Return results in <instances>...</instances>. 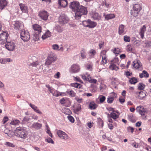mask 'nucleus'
I'll return each mask as SVG.
<instances>
[{
    "instance_id": "1",
    "label": "nucleus",
    "mask_w": 151,
    "mask_h": 151,
    "mask_svg": "<svg viewBox=\"0 0 151 151\" xmlns=\"http://www.w3.org/2000/svg\"><path fill=\"white\" fill-rule=\"evenodd\" d=\"M17 136L23 139H25L27 137L28 132L26 129L23 127H19L16 128L15 130Z\"/></svg>"
},
{
    "instance_id": "2",
    "label": "nucleus",
    "mask_w": 151,
    "mask_h": 151,
    "mask_svg": "<svg viewBox=\"0 0 151 151\" xmlns=\"http://www.w3.org/2000/svg\"><path fill=\"white\" fill-rule=\"evenodd\" d=\"M87 8L84 6L80 5L75 13V18L79 19L83 15H86L87 13Z\"/></svg>"
},
{
    "instance_id": "3",
    "label": "nucleus",
    "mask_w": 151,
    "mask_h": 151,
    "mask_svg": "<svg viewBox=\"0 0 151 151\" xmlns=\"http://www.w3.org/2000/svg\"><path fill=\"white\" fill-rule=\"evenodd\" d=\"M57 57L52 52H49L46 60L45 64L47 65H50L53 62L56 60Z\"/></svg>"
},
{
    "instance_id": "4",
    "label": "nucleus",
    "mask_w": 151,
    "mask_h": 151,
    "mask_svg": "<svg viewBox=\"0 0 151 151\" xmlns=\"http://www.w3.org/2000/svg\"><path fill=\"white\" fill-rule=\"evenodd\" d=\"M9 37L7 32L5 31L0 35V44L3 45L7 42V39Z\"/></svg>"
},
{
    "instance_id": "5",
    "label": "nucleus",
    "mask_w": 151,
    "mask_h": 151,
    "mask_svg": "<svg viewBox=\"0 0 151 151\" xmlns=\"http://www.w3.org/2000/svg\"><path fill=\"white\" fill-rule=\"evenodd\" d=\"M21 38L24 41H27L30 39L29 33L27 30H22L20 32Z\"/></svg>"
},
{
    "instance_id": "6",
    "label": "nucleus",
    "mask_w": 151,
    "mask_h": 151,
    "mask_svg": "<svg viewBox=\"0 0 151 151\" xmlns=\"http://www.w3.org/2000/svg\"><path fill=\"white\" fill-rule=\"evenodd\" d=\"M69 21V19L68 17L64 14H63L60 16L58 20L59 23L62 25L67 23Z\"/></svg>"
},
{
    "instance_id": "7",
    "label": "nucleus",
    "mask_w": 151,
    "mask_h": 151,
    "mask_svg": "<svg viewBox=\"0 0 151 151\" xmlns=\"http://www.w3.org/2000/svg\"><path fill=\"white\" fill-rule=\"evenodd\" d=\"M12 26L16 30H19L23 27V23L21 21H14L12 23Z\"/></svg>"
},
{
    "instance_id": "8",
    "label": "nucleus",
    "mask_w": 151,
    "mask_h": 151,
    "mask_svg": "<svg viewBox=\"0 0 151 151\" xmlns=\"http://www.w3.org/2000/svg\"><path fill=\"white\" fill-rule=\"evenodd\" d=\"M142 9V6L141 5L139 4H137L133 5V9L134 11L137 12L135 13L134 12V11H132L131 13V14L134 17H136L137 16L138 12H139Z\"/></svg>"
},
{
    "instance_id": "9",
    "label": "nucleus",
    "mask_w": 151,
    "mask_h": 151,
    "mask_svg": "<svg viewBox=\"0 0 151 151\" xmlns=\"http://www.w3.org/2000/svg\"><path fill=\"white\" fill-rule=\"evenodd\" d=\"M5 46L6 48L8 50L11 51L14 50L16 47L15 44L12 41L6 42Z\"/></svg>"
},
{
    "instance_id": "10",
    "label": "nucleus",
    "mask_w": 151,
    "mask_h": 151,
    "mask_svg": "<svg viewBox=\"0 0 151 151\" xmlns=\"http://www.w3.org/2000/svg\"><path fill=\"white\" fill-rule=\"evenodd\" d=\"M57 134L60 138L65 140L68 139L69 138V136L67 134L61 130H58Z\"/></svg>"
},
{
    "instance_id": "11",
    "label": "nucleus",
    "mask_w": 151,
    "mask_h": 151,
    "mask_svg": "<svg viewBox=\"0 0 151 151\" xmlns=\"http://www.w3.org/2000/svg\"><path fill=\"white\" fill-rule=\"evenodd\" d=\"M80 5L79 3L78 2L74 1L70 3L69 7L75 13Z\"/></svg>"
},
{
    "instance_id": "12",
    "label": "nucleus",
    "mask_w": 151,
    "mask_h": 151,
    "mask_svg": "<svg viewBox=\"0 0 151 151\" xmlns=\"http://www.w3.org/2000/svg\"><path fill=\"white\" fill-rule=\"evenodd\" d=\"M106 50H103L101 52L100 54V57L102 58L101 63L104 65L107 62V59L106 55Z\"/></svg>"
},
{
    "instance_id": "13",
    "label": "nucleus",
    "mask_w": 151,
    "mask_h": 151,
    "mask_svg": "<svg viewBox=\"0 0 151 151\" xmlns=\"http://www.w3.org/2000/svg\"><path fill=\"white\" fill-rule=\"evenodd\" d=\"M80 69L79 65L77 64H73L70 68V71L72 73H76L78 72Z\"/></svg>"
},
{
    "instance_id": "14",
    "label": "nucleus",
    "mask_w": 151,
    "mask_h": 151,
    "mask_svg": "<svg viewBox=\"0 0 151 151\" xmlns=\"http://www.w3.org/2000/svg\"><path fill=\"white\" fill-rule=\"evenodd\" d=\"M38 15L41 18L44 20H47L49 16L47 12L45 10L40 12Z\"/></svg>"
},
{
    "instance_id": "15",
    "label": "nucleus",
    "mask_w": 151,
    "mask_h": 151,
    "mask_svg": "<svg viewBox=\"0 0 151 151\" xmlns=\"http://www.w3.org/2000/svg\"><path fill=\"white\" fill-rule=\"evenodd\" d=\"M91 15L92 18L94 20H99L101 19V15L96 12H92Z\"/></svg>"
},
{
    "instance_id": "16",
    "label": "nucleus",
    "mask_w": 151,
    "mask_h": 151,
    "mask_svg": "<svg viewBox=\"0 0 151 151\" xmlns=\"http://www.w3.org/2000/svg\"><path fill=\"white\" fill-rule=\"evenodd\" d=\"M126 32V29L124 25L121 24L119 25L118 28V33L119 35H123Z\"/></svg>"
},
{
    "instance_id": "17",
    "label": "nucleus",
    "mask_w": 151,
    "mask_h": 151,
    "mask_svg": "<svg viewBox=\"0 0 151 151\" xmlns=\"http://www.w3.org/2000/svg\"><path fill=\"white\" fill-rule=\"evenodd\" d=\"M136 110L141 115H145L146 112L145 109L142 106H140L137 107Z\"/></svg>"
},
{
    "instance_id": "18",
    "label": "nucleus",
    "mask_w": 151,
    "mask_h": 151,
    "mask_svg": "<svg viewBox=\"0 0 151 151\" xmlns=\"http://www.w3.org/2000/svg\"><path fill=\"white\" fill-rule=\"evenodd\" d=\"M133 65L136 69H139L141 70L142 69L141 68V64L139 60H136L133 62Z\"/></svg>"
},
{
    "instance_id": "19",
    "label": "nucleus",
    "mask_w": 151,
    "mask_h": 151,
    "mask_svg": "<svg viewBox=\"0 0 151 151\" xmlns=\"http://www.w3.org/2000/svg\"><path fill=\"white\" fill-rule=\"evenodd\" d=\"M42 127L41 124L38 122H34L31 126V127L37 130L40 129Z\"/></svg>"
},
{
    "instance_id": "20",
    "label": "nucleus",
    "mask_w": 151,
    "mask_h": 151,
    "mask_svg": "<svg viewBox=\"0 0 151 151\" xmlns=\"http://www.w3.org/2000/svg\"><path fill=\"white\" fill-rule=\"evenodd\" d=\"M33 28L37 32L38 34H39L42 31V28L41 27L37 24H35L33 26Z\"/></svg>"
},
{
    "instance_id": "21",
    "label": "nucleus",
    "mask_w": 151,
    "mask_h": 151,
    "mask_svg": "<svg viewBox=\"0 0 151 151\" xmlns=\"http://www.w3.org/2000/svg\"><path fill=\"white\" fill-rule=\"evenodd\" d=\"M80 76L83 79L86 81H87L89 80V79L90 77V75L87 73L81 74Z\"/></svg>"
},
{
    "instance_id": "22",
    "label": "nucleus",
    "mask_w": 151,
    "mask_h": 151,
    "mask_svg": "<svg viewBox=\"0 0 151 151\" xmlns=\"http://www.w3.org/2000/svg\"><path fill=\"white\" fill-rule=\"evenodd\" d=\"M21 10L23 12L27 13L28 12V8L24 4H19Z\"/></svg>"
},
{
    "instance_id": "23",
    "label": "nucleus",
    "mask_w": 151,
    "mask_h": 151,
    "mask_svg": "<svg viewBox=\"0 0 151 151\" xmlns=\"http://www.w3.org/2000/svg\"><path fill=\"white\" fill-rule=\"evenodd\" d=\"M116 112L117 114L113 112H111L110 115V117L115 120L119 117V112L118 111H116Z\"/></svg>"
},
{
    "instance_id": "24",
    "label": "nucleus",
    "mask_w": 151,
    "mask_h": 151,
    "mask_svg": "<svg viewBox=\"0 0 151 151\" xmlns=\"http://www.w3.org/2000/svg\"><path fill=\"white\" fill-rule=\"evenodd\" d=\"M29 106L35 112L39 114H42V112L39 110L36 106L31 104H29Z\"/></svg>"
},
{
    "instance_id": "25",
    "label": "nucleus",
    "mask_w": 151,
    "mask_h": 151,
    "mask_svg": "<svg viewBox=\"0 0 151 151\" xmlns=\"http://www.w3.org/2000/svg\"><path fill=\"white\" fill-rule=\"evenodd\" d=\"M51 35V33L49 30H47L42 35V38L43 40H45L46 39L50 37Z\"/></svg>"
},
{
    "instance_id": "26",
    "label": "nucleus",
    "mask_w": 151,
    "mask_h": 151,
    "mask_svg": "<svg viewBox=\"0 0 151 151\" xmlns=\"http://www.w3.org/2000/svg\"><path fill=\"white\" fill-rule=\"evenodd\" d=\"M53 96L58 97L60 96H65L66 95V93L64 92H60L58 91H54L53 93H52Z\"/></svg>"
},
{
    "instance_id": "27",
    "label": "nucleus",
    "mask_w": 151,
    "mask_h": 151,
    "mask_svg": "<svg viewBox=\"0 0 151 151\" xmlns=\"http://www.w3.org/2000/svg\"><path fill=\"white\" fill-rule=\"evenodd\" d=\"M105 15V18L107 20L114 18L115 15L114 14H110Z\"/></svg>"
},
{
    "instance_id": "28",
    "label": "nucleus",
    "mask_w": 151,
    "mask_h": 151,
    "mask_svg": "<svg viewBox=\"0 0 151 151\" xmlns=\"http://www.w3.org/2000/svg\"><path fill=\"white\" fill-rule=\"evenodd\" d=\"M58 4L61 6L65 7L67 5L68 2L66 0H59Z\"/></svg>"
},
{
    "instance_id": "29",
    "label": "nucleus",
    "mask_w": 151,
    "mask_h": 151,
    "mask_svg": "<svg viewBox=\"0 0 151 151\" xmlns=\"http://www.w3.org/2000/svg\"><path fill=\"white\" fill-rule=\"evenodd\" d=\"M146 30V27L145 26V25H143L139 33L142 39H143L144 37V34Z\"/></svg>"
},
{
    "instance_id": "30",
    "label": "nucleus",
    "mask_w": 151,
    "mask_h": 151,
    "mask_svg": "<svg viewBox=\"0 0 151 151\" xmlns=\"http://www.w3.org/2000/svg\"><path fill=\"white\" fill-rule=\"evenodd\" d=\"M6 0H0V9H2L7 4Z\"/></svg>"
},
{
    "instance_id": "31",
    "label": "nucleus",
    "mask_w": 151,
    "mask_h": 151,
    "mask_svg": "<svg viewBox=\"0 0 151 151\" xmlns=\"http://www.w3.org/2000/svg\"><path fill=\"white\" fill-rule=\"evenodd\" d=\"M39 66L38 62L37 61L30 63L29 65L30 68L31 67L35 70H36Z\"/></svg>"
},
{
    "instance_id": "32",
    "label": "nucleus",
    "mask_w": 151,
    "mask_h": 151,
    "mask_svg": "<svg viewBox=\"0 0 151 151\" xmlns=\"http://www.w3.org/2000/svg\"><path fill=\"white\" fill-rule=\"evenodd\" d=\"M149 74L145 70H143L142 73L139 74V76L141 78L143 77L147 78L149 77Z\"/></svg>"
},
{
    "instance_id": "33",
    "label": "nucleus",
    "mask_w": 151,
    "mask_h": 151,
    "mask_svg": "<svg viewBox=\"0 0 151 151\" xmlns=\"http://www.w3.org/2000/svg\"><path fill=\"white\" fill-rule=\"evenodd\" d=\"M89 108L91 110L95 109L97 107V105L94 102H91L90 103L89 105Z\"/></svg>"
},
{
    "instance_id": "34",
    "label": "nucleus",
    "mask_w": 151,
    "mask_h": 151,
    "mask_svg": "<svg viewBox=\"0 0 151 151\" xmlns=\"http://www.w3.org/2000/svg\"><path fill=\"white\" fill-rule=\"evenodd\" d=\"M96 53V52L93 49L91 50L88 53L89 58H93L94 56Z\"/></svg>"
},
{
    "instance_id": "35",
    "label": "nucleus",
    "mask_w": 151,
    "mask_h": 151,
    "mask_svg": "<svg viewBox=\"0 0 151 151\" xmlns=\"http://www.w3.org/2000/svg\"><path fill=\"white\" fill-rule=\"evenodd\" d=\"M96 25L97 24L96 22L92 21L89 19L88 27L90 28H93L95 27Z\"/></svg>"
},
{
    "instance_id": "36",
    "label": "nucleus",
    "mask_w": 151,
    "mask_h": 151,
    "mask_svg": "<svg viewBox=\"0 0 151 151\" xmlns=\"http://www.w3.org/2000/svg\"><path fill=\"white\" fill-rule=\"evenodd\" d=\"M4 132L5 134H7L9 137H12L14 134L8 128L5 129Z\"/></svg>"
},
{
    "instance_id": "37",
    "label": "nucleus",
    "mask_w": 151,
    "mask_h": 151,
    "mask_svg": "<svg viewBox=\"0 0 151 151\" xmlns=\"http://www.w3.org/2000/svg\"><path fill=\"white\" fill-rule=\"evenodd\" d=\"M109 68L112 70H117L119 69V68L118 66L114 64L110 65L109 66Z\"/></svg>"
},
{
    "instance_id": "38",
    "label": "nucleus",
    "mask_w": 151,
    "mask_h": 151,
    "mask_svg": "<svg viewBox=\"0 0 151 151\" xmlns=\"http://www.w3.org/2000/svg\"><path fill=\"white\" fill-rule=\"evenodd\" d=\"M20 123L19 120L17 119L13 120L10 123V124L12 125L19 124Z\"/></svg>"
},
{
    "instance_id": "39",
    "label": "nucleus",
    "mask_w": 151,
    "mask_h": 151,
    "mask_svg": "<svg viewBox=\"0 0 151 151\" xmlns=\"http://www.w3.org/2000/svg\"><path fill=\"white\" fill-rule=\"evenodd\" d=\"M63 113L66 114H70L71 112L70 109L67 108H64L63 109Z\"/></svg>"
},
{
    "instance_id": "40",
    "label": "nucleus",
    "mask_w": 151,
    "mask_h": 151,
    "mask_svg": "<svg viewBox=\"0 0 151 151\" xmlns=\"http://www.w3.org/2000/svg\"><path fill=\"white\" fill-rule=\"evenodd\" d=\"M71 85L72 86L77 88H80L82 86L81 84L76 83H72Z\"/></svg>"
},
{
    "instance_id": "41",
    "label": "nucleus",
    "mask_w": 151,
    "mask_h": 151,
    "mask_svg": "<svg viewBox=\"0 0 151 151\" xmlns=\"http://www.w3.org/2000/svg\"><path fill=\"white\" fill-rule=\"evenodd\" d=\"M66 93L68 94L70 96L73 97H74L76 95V93H75L74 91L72 90H70V91H66Z\"/></svg>"
},
{
    "instance_id": "42",
    "label": "nucleus",
    "mask_w": 151,
    "mask_h": 151,
    "mask_svg": "<svg viewBox=\"0 0 151 151\" xmlns=\"http://www.w3.org/2000/svg\"><path fill=\"white\" fill-rule=\"evenodd\" d=\"M81 109V106L80 104H78L76 107L74 108V110L76 112H78Z\"/></svg>"
},
{
    "instance_id": "43",
    "label": "nucleus",
    "mask_w": 151,
    "mask_h": 151,
    "mask_svg": "<svg viewBox=\"0 0 151 151\" xmlns=\"http://www.w3.org/2000/svg\"><path fill=\"white\" fill-rule=\"evenodd\" d=\"M138 82L137 79L133 77L129 80V82L132 84H134Z\"/></svg>"
},
{
    "instance_id": "44",
    "label": "nucleus",
    "mask_w": 151,
    "mask_h": 151,
    "mask_svg": "<svg viewBox=\"0 0 151 151\" xmlns=\"http://www.w3.org/2000/svg\"><path fill=\"white\" fill-rule=\"evenodd\" d=\"M55 29L59 33L63 31V28L59 25L56 26L55 27Z\"/></svg>"
},
{
    "instance_id": "45",
    "label": "nucleus",
    "mask_w": 151,
    "mask_h": 151,
    "mask_svg": "<svg viewBox=\"0 0 151 151\" xmlns=\"http://www.w3.org/2000/svg\"><path fill=\"white\" fill-rule=\"evenodd\" d=\"M86 50L84 49H83L81 51V56L82 58H85L86 57L85 55Z\"/></svg>"
},
{
    "instance_id": "46",
    "label": "nucleus",
    "mask_w": 151,
    "mask_h": 151,
    "mask_svg": "<svg viewBox=\"0 0 151 151\" xmlns=\"http://www.w3.org/2000/svg\"><path fill=\"white\" fill-rule=\"evenodd\" d=\"M100 103H103L105 101L106 99V97L105 96L103 95H100L99 98Z\"/></svg>"
},
{
    "instance_id": "47",
    "label": "nucleus",
    "mask_w": 151,
    "mask_h": 151,
    "mask_svg": "<svg viewBox=\"0 0 151 151\" xmlns=\"http://www.w3.org/2000/svg\"><path fill=\"white\" fill-rule=\"evenodd\" d=\"M93 64L91 63H90L86 65V69L91 71L93 69Z\"/></svg>"
},
{
    "instance_id": "48",
    "label": "nucleus",
    "mask_w": 151,
    "mask_h": 151,
    "mask_svg": "<svg viewBox=\"0 0 151 151\" xmlns=\"http://www.w3.org/2000/svg\"><path fill=\"white\" fill-rule=\"evenodd\" d=\"M139 98L141 99H142L146 96L145 93L143 92H139Z\"/></svg>"
},
{
    "instance_id": "49",
    "label": "nucleus",
    "mask_w": 151,
    "mask_h": 151,
    "mask_svg": "<svg viewBox=\"0 0 151 151\" xmlns=\"http://www.w3.org/2000/svg\"><path fill=\"white\" fill-rule=\"evenodd\" d=\"M124 40L126 42H129L130 41V37L128 36L125 35L124 37Z\"/></svg>"
},
{
    "instance_id": "50",
    "label": "nucleus",
    "mask_w": 151,
    "mask_h": 151,
    "mask_svg": "<svg viewBox=\"0 0 151 151\" xmlns=\"http://www.w3.org/2000/svg\"><path fill=\"white\" fill-rule=\"evenodd\" d=\"M89 21V19H88L87 20L83 21L82 23L83 26L88 27Z\"/></svg>"
},
{
    "instance_id": "51",
    "label": "nucleus",
    "mask_w": 151,
    "mask_h": 151,
    "mask_svg": "<svg viewBox=\"0 0 151 151\" xmlns=\"http://www.w3.org/2000/svg\"><path fill=\"white\" fill-rule=\"evenodd\" d=\"M145 87V85L142 83H139L138 86V88L140 90H143Z\"/></svg>"
},
{
    "instance_id": "52",
    "label": "nucleus",
    "mask_w": 151,
    "mask_h": 151,
    "mask_svg": "<svg viewBox=\"0 0 151 151\" xmlns=\"http://www.w3.org/2000/svg\"><path fill=\"white\" fill-rule=\"evenodd\" d=\"M46 87L48 88V90L50 93H53V92L54 91L52 88L50 87V86L48 85H46Z\"/></svg>"
},
{
    "instance_id": "53",
    "label": "nucleus",
    "mask_w": 151,
    "mask_h": 151,
    "mask_svg": "<svg viewBox=\"0 0 151 151\" xmlns=\"http://www.w3.org/2000/svg\"><path fill=\"white\" fill-rule=\"evenodd\" d=\"M102 4L103 6L105 5L106 7L107 8H109L110 5V4L107 3L105 0L102 2Z\"/></svg>"
},
{
    "instance_id": "54",
    "label": "nucleus",
    "mask_w": 151,
    "mask_h": 151,
    "mask_svg": "<svg viewBox=\"0 0 151 151\" xmlns=\"http://www.w3.org/2000/svg\"><path fill=\"white\" fill-rule=\"evenodd\" d=\"M114 100V97H108L107 98V102L108 103H111Z\"/></svg>"
},
{
    "instance_id": "55",
    "label": "nucleus",
    "mask_w": 151,
    "mask_h": 151,
    "mask_svg": "<svg viewBox=\"0 0 151 151\" xmlns=\"http://www.w3.org/2000/svg\"><path fill=\"white\" fill-rule=\"evenodd\" d=\"M52 47L53 49L55 50H59V46L57 44L53 45L52 46Z\"/></svg>"
},
{
    "instance_id": "56",
    "label": "nucleus",
    "mask_w": 151,
    "mask_h": 151,
    "mask_svg": "<svg viewBox=\"0 0 151 151\" xmlns=\"http://www.w3.org/2000/svg\"><path fill=\"white\" fill-rule=\"evenodd\" d=\"M68 118L69 121L72 123H73L74 122V119L72 116L68 115Z\"/></svg>"
},
{
    "instance_id": "57",
    "label": "nucleus",
    "mask_w": 151,
    "mask_h": 151,
    "mask_svg": "<svg viewBox=\"0 0 151 151\" xmlns=\"http://www.w3.org/2000/svg\"><path fill=\"white\" fill-rule=\"evenodd\" d=\"M88 81L90 83H96L97 81L96 80L94 79H91V77L89 79V80Z\"/></svg>"
},
{
    "instance_id": "58",
    "label": "nucleus",
    "mask_w": 151,
    "mask_h": 151,
    "mask_svg": "<svg viewBox=\"0 0 151 151\" xmlns=\"http://www.w3.org/2000/svg\"><path fill=\"white\" fill-rule=\"evenodd\" d=\"M46 141L49 143H50L51 144H53L54 142L52 139L48 137L46 139Z\"/></svg>"
},
{
    "instance_id": "59",
    "label": "nucleus",
    "mask_w": 151,
    "mask_h": 151,
    "mask_svg": "<svg viewBox=\"0 0 151 151\" xmlns=\"http://www.w3.org/2000/svg\"><path fill=\"white\" fill-rule=\"evenodd\" d=\"M131 145L133 146L134 147L137 148L139 146V144L138 143H137L135 142H132L131 143Z\"/></svg>"
},
{
    "instance_id": "60",
    "label": "nucleus",
    "mask_w": 151,
    "mask_h": 151,
    "mask_svg": "<svg viewBox=\"0 0 151 151\" xmlns=\"http://www.w3.org/2000/svg\"><path fill=\"white\" fill-rule=\"evenodd\" d=\"M74 78L75 81L79 82L81 83H83L81 79L79 77H74Z\"/></svg>"
},
{
    "instance_id": "61",
    "label": "nucleus",
    "mask_w": 151,
    "mask_h": 151,
    "mask_svg": "<svg viewBox=\"0 0 151 151\" xmlns=\"http://www.w3.org/2000/svg\"><path fill=\"white\" fill-rule=\"evenodd\" d=\"M113 52L115 53L116 55L119 53V52H120V50L119 48H115L113 51Z\"/></svg>"
},
{
    "instance_id": "62",
    "label": "nucleus",
    "mask_w": 151,
    "mask_h": 151,
    "mask_svg": "<svg viewBox=\"0 0 151 151\" xmlns=\"http://www.w3.org/2000/svg\"><path fill=\"white\" fill-rule=\"evenodd\" d=\"M60 73L59 72H58L54 76V77L56 79H58L60 77Z\"/></svg>"
},
{
    "instance_id": "63",
    "label": "nucleus",
    "mask_w": 151,
    "mask_h": 151,
    "mask_svg": "<svg viewBox=\"0 0 151 151\" xmlns=\"http://www.w3.org/2000/svg\"><path fill=\"white\" fill-rule=\"evenodd\" d=\"M5 145L8 146L12 147H13L14 146V145L13 144L9 142H6Z\"/></svg>"
},
{
    "instance_id": "64",
    "label": "nucleus",
    "mask_w": 151,
    "mask_h": 151,
    "mask_svg": "<svg viewBox=\"0 0 151 151\" xmlns=\"http://www.w3.org/2000/svg\"><path fill=\"white\" fill-rule=\"evenodd\" d=\"M108 115V116H107V117H108V122H109V123H112L113 122V121L112 120V119L110 117V114H107Z\"/></svg>"
}]
</instances>
